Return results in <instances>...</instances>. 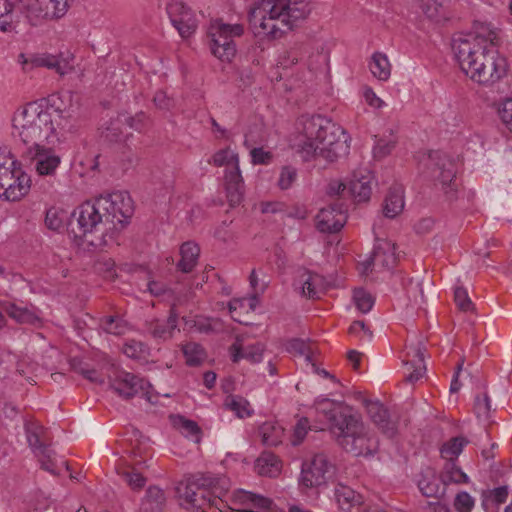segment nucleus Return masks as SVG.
Instances as JSON below:
<instances>
[{"label": "nucleus", "instance_id": "1", "mask_svg": "<svg viewBox=\"0 0 512 512\" xmlns=\"http://www.w3.org/2000/svg\"><path fill=\"white\" fill-rule=\"evenodd\" d=\"M452 50L461 70L472 81L485 86L493 85L507 74L508 64L489 41L474 34H456Z\"/></svg>", "mask_w": 512, "mask_h": 512}, {"label": "nucleus", "instance_id": "2", "mask_svg": "<svg viewBox=\"0 0 512 512\" xmlns=\"http://www.w3.org/2000/svg\"><path fill=\"white\" fill-rule=\"evenodd\" d=\"M306 140L299 152L304 161L322 158L328 163L348 155L349 136L339 125L321 115H302L299 119Z\"/></svg>", "mask_w": 512, "mask_h": 512}, {"label": "nucleus", "instance_id": "3", "mask_svg": "<svg viewBox=\"0 0 512 512\" xmlns=\"http://www.w3.org/2000/svg\"><path fill=\"white\" fill-rule=\"evenodd\" d=\"M308 13V5L304 0H264L250 12V21H259L262 32L277 39L292 30Z\"/></svg>", "mask_w": 512, "mask_h": 512}, {"label": "nucleus", "instance_id": "4", "mask_svg": "<svg viewBox=\"0 0 512 512\" xmlns=\"http://www.w3.org/2000/svg\"><path fill=\"white\" fill-rule=\"evenodd\" d=\"M12 134L24 148L38 144H51L54 132L51 108L42 102H29L19 107L12 116Z\"/></svg>", "mask_w": 512, "mask_h": 512}, {"label": "nucleus", "instance_id": "5", "mask_svg": "<svg viewBox=\"0 0 512 512\" xmlns=\"http://www.w3.org/2000/svg\"><path fill=\"white\" fill-rule=\"evenodd\" d=\"M72 220L69 223L70 232L76 239H80L93 248H100L108 244L109 239H113L111 231L108 229L109 221L98 209L96 199L86 201L74 211Z\"/></svg>", "mask_w": 512, "mask_h": 512}, {"label": "nucleus", "instance_id": "6", "mask_svg": "<svg viewBox=\"0 0 512 512\" xmlns=\"http://www.w3.org/2000/svg\"><path fill=\"white\" fill-rule=\"evenodd\" d=\"M341 434H334L337 443L347 452L360 455H372L378 449V439L369 433L360 418L353 414L342 426Z\"/></svg>", "mask_w": 512, "mask_h": 512}, {"label": "nucleus", "instance_id": "7", "mask_svg": "<svg viewBox=\"0 0 512 512\" xmlns=\"http://www.w3.org/2000/svg\"><path fill=\"white\" fill-rule=\"evenodd\" d=\"M98 209L109 221L111 236L123 230L134 212L133 200L126 191H115L95 198Z\"/></svg>", "mask_w": 512, "mask_h": 512}, {"label": "nucleus", "instance_id": "8", "mask_svg": "<svg viewBox=\"0 0 512 512\" xmlns=\"http://www.w3.org/2000/svg\"><path fill=\"white\" fill-rule=\"evenodd\" d=\"M213 484L210 477L193 476L186 482H182L177 487V492L180 499L183 501L182 505L186 509H197L206 512L209 507H215L220 510L222 500L214 497L209 490Z\"/></svg>", "mask_w": 512, "mask_h": 512}, {"label": "nucleus", "instance_id": "9", "mask_svg": "<svg viewBox=\"0 0 512 512\" xmlns=\"http://www.w3.org/2000/svg\"><path fill=\"white\" fill-rule=\"evenodd\" d=\"M420 165L424 167V173L441 185L442 190L449 199L455 198L457 184L455 181L456 169L453 161L440 151H431L423 155Z\"/></svg>", "mask_w": 512, "mask_h": 512}, {"label": "nucleus", "instance_id": "10", "mask_svg": "<svg viewBox=\"0 0 512 512\" xmlns=\"http://www.w3.org/2000/svg\"><path fill=\"white\" fill-rule=\"evenodd\" d=\"M244 29L240 24H225L221 20H214L208 28L210 49L212 54L221 61L230 62L236 54L234 37L243 34Z\"/></svg>", "mask_w": 512, "mask_h": 512}, {"label": "nucleus", "instance_id": "11", "mask_svg": "<svg viewBox=\"0 0 512 512\" xmlns=\"http://www.w3.org/2000/svg\"><path fill=\"white\" fill-rule=\"evenodd\" d=\"M110 387L124 399L128 400L141 394L148 402L153 403L150 383L133 373L124 370L116 371L110 378Z\"/></svg>", "mask_w": 512, "mask_h": 512}, {"label": "nucleus", "instance_id": "12", "mask_svg": "<svg viewBox=\"0 0 512 512\" xmlns=\"http://www.w3.org/2000/svg\"><path fill=\"white\" fill-rule=\"evenodd\" d=\"M47 143L23 148L21 159L26 163L34 164L39 175H53L61 163V158L55 151L46 146Z\"/></svg>", "mask_w": 512, "mask_h": 512}, {"label": "nucleus", "instance_id": "13", "mask_svg": "<svg viewBox=\"0 0 512 512\" xmlns=\"http://www.w3.org/2000/svg\"><path fill=\"white\" fill-rule=\"evenodd\" d=\"M333 473V466L324 454H316L302 464L300 484L314 488L326 484Z\"/></svg>", "mask_w": 512, "mask_h": 512}, {"label": "nucleus", "instance_id": "14", "mask_svg": "<svg viewBox=\"0 0 512 512\" xmlns=\"http://www.w3.org/2000/svg\"><path fill=\"white\" fill-rule=\"evenodd\" d=\"M167 13L172 25L182 38H189L197 29V20L193 11L180 0H171L167 5Z\"/></svg>", "mask_w": 512, "mask_h": 512}, {"label": "nucleus", "instance_id": "15", "mask_svg": "<svg viewBox=\"0 0 512 512\" xmlns=\"http://www.w3.org/2000/svg\"><path fill=\"white\" fill-rule=\"evenodd\" d=\"M316 409L328 420L329 429L333 435L341 434L343 432L342 426L354 414L349 406L328 398L317 400Z\"/></svg>", "mask_w": 512, "mask_h": 512}, {"label": "nucleus", "instance_id": "16", "mask_svg": "<svg viewBox=\"0 0 512 512\" xmlns=\"http://www.w3.org/2000/svg\"><path fill=\"white\" fill-rule=\"evenodd\" d=\"M317 228L322 233L339 232L347 221V207L344 202L337 200L322 208L317 216Z\"/></svg>", "mask_w": 512, "mask_h": 512}, {"label": "nucleus", "instance_id": "17", "mask_svg": "<svg viewBox=\"0 0 512 512\" xmlns=\"http://www.w3.org/2000/svg\"><path fill=\"white\" fill-rule=\"evenodd\" d=\"M52 127L54 129L51 144L65 138L67 134L75 133L79 127L76 109L73 105L61 108L52 105Z\"/></svg>", "mask_w": 512, "mask_h": 512}, {"label": "nucleus", "instance_id": "18", "mask_svg": "<svg viewBox=\"0 0 512 512\" xmlns=\"http://www.w3.org/2000/svg\"><path fill=\"white\" fill-rule=\"evenodd\" d=\"M396 262L395 244L388 240H378L370 258L362 264L363 272L366 273L371 266L391 269L395 267Z\"/></svg>", "mask_w": 512, "mask_h": 512}, {"label": "nucleus", "instance_id": "19", "mask_svg": "<svg viewBox=\"0 0 512 512\" xmlns=\"http://www.w3.org/2000/svg\"><path fill=\"white\" fill-rule=\"evenodd\" d=\"M181 304L180 298H177L170 307L169 316L166 322L153 320L147 324V332L156 340L166 341L173 337V332L177 329L179 313L177 305Z\"/></svg>", "mask_w": 512, "mask_h": 512}, {"label": "nucleus", "instance_id": "20", "mask_svg": "<svg viewBox=\"0 0 512 512\" xmlns=\"http://www.w3.org/2000/svg\"><path fill=\"white\" fill-rule=\"evenodd\" d=\"M366 410L379 430L389 438L397 434L396 422L392 421L389 417L388 410L379 401H365Z\"/></svg>", "mask_w": 512, "mask_h": 512}, {"label": "nucleus", "instance_id": "21", "mask_svg": "<svg viewBox=\"0 0 512 512\" xmlns=\"http://www.w3.org/2000/svg\"><path fill=\"white\" fill-rule=\"evenodd\" d=\"M299 283L302 289V295L310 299H318L323 295L328 287L326 279L309 270H303L299 276Z\"/></svg>", "mask_w": 512, "mask_h": 512}, {"label": "nucleus", "instance_id": "22", "mask_svg": "<svg viewBox=\"0 0 512 512\" xmlns=\"http://www.w3.org/2000/svg\"><path fill=\"white\" fill-rule=\"evenodd\" d=\"M334 498L340 509L346 512H364L361 506L363 496L349 486L338 484L334 490Z\"/></svg>", "mask_w": 512, "mask_h": 512}, {"label": "nucleus", "instance_id": "23", "mask_svg": "<svg viewBox=\"0 0 512 512\" xmlns=\"http://www.w3.org/2000/svg\"><path fill=\"white\" fill-rule=\"evenodd\" d=\"M20 163L5 148H0V197L2 192L11 186L13 177L17 175Z\"/></svg>", "mask_w": 512, "mask_h": 512}, {"label": "nucleus", "instance_id": "24", "mask_svg": "<svg viewBox=\"0 0 512 512\" xmlns=\"http://www.w3.org/2000/svg\"><path fill=\"white\" fill-rule=\"evenodd\" d=\"M230 352L231 360L234 363L239 362L240 359H246L252 364H256L262 361L264 345L256 343L244 348L241 339L237 337L236 341L230 347Z\"/></svg>", "mask_w": 512, "mask_h": 512}, {"label": "nucleus", "instance_id": "25", "mask_svg": "<svg viewBox=\"0 0 512 512\" xmlns=\"http://www.w3.org/2000/svg\"><path fill=\"white\" fill-rule=\"evenodd\" d=\"M373 176L370 172L363 174L362 172L354 173L349 182V191L354 199L358 202H365L370 199L372 193Z\"/></svg>", "mask_w": 512, "mask_h": 512}, {"label": "nucleus", "instance_id": "26", "mask_svg": "<svg viewBox=\"0 0 512 512\" xmlns=\"http://www.w3.org/2000/svg\"><path fill=\"white\" fill-rule=\"evenodd\" d=\"M11 182L7 191L2 192V198L7 201H18L30 190L31 178L21 168H18L17 175L13 177Z\"/></svg>", "mask_w": 512, "mask_h": 512}, {"label": "nucleus", "instance_id": "27", "mask_svg": "<svg viewBox=\"0 0 512 512\" xmlns=\"http://www.w3.org/2000/svg\"><path fill=\"white\" fill-rule=\"evenodd\" d=\"M225 180L228 201L231 206H236L243 198V179L239 165L226 173Z\"/></svg>", "mask_w": 512, "mask_h": 512}, {"label": "nucleus", "instance_id": "28", "mask_svg": "<svg viewBox=\"0 0 512 512\" xmlns=\"http://www.w3.org/2000/svg\"><path fill=\"white\" fill-rule=\"evenodd\" d=\"M404 209V191L401 186L391 187L384 199L383 214L393 219Z\"/></svg>", "mask_w": 512, "mask_h": 512}, {"label": "nucleus", "instance_id": "29", "mask_svg": "<svg viewBox=\"0 0 512 512\" xmlns=\"http://www.w3.org/2000/svg\"><path fill=\"white\" fill-rule=\"evenodd\" d=\"M166 503L164 491L156 486L147 489L140 512H163Z\"/></svg>", "mask_w": 512, "mask_h": 512}, {"label": "nucleus", "instance_id": "30", "mask_svg": "<svg viewBox=\"0 0 512 512\" xmlns=\"http://www.w3.org/2000/svg\"><path fill=\"white\" fill-rule=\"evenodd\" d=\"M440 483V477L438 478L435 471L428 467L421 474V479L418 481V487L424 496L437 497L444 494V489L441 488Z\"/></svg>", "mask_w": 512, "mask_h": 512}, {"label": "nucleus", "instance_id": "31", "mask_svg": "<svg viewBox=\"0 0 512 512\" xmlns=\"http://www.w3.org/2000/svg\"><path fill=\"white\" fill-rule=\"evenodd\" d=\"M200 254L199 246L191 241L185 242L180 248L181 259L177 268L183 273H189L195 267Z\"/></svg>", "mask_w": 512, "mask_h": 512}, {"label": "nucleus", "instance_id": "32", "mask_svg": "<svg viewBox=\"0 0 512 512\" xmlns=\"http://www.w3.org/2000/svg\"><path fill=\"white\" fill-rule=\"evenodd\" d=\"M255 468L262 476L275 477L280 473L281 465L275 454L265 451L257 458Z\"/></svg>", "mask_w": 512, "mask_h": 512}, {"label": "nucleus", "instance_id": "33", "mask_svg": "<svg viewBox=\"0 0 512 512\" xmlns=\"http://www.w3.org/2000/svg\"><path fill=\"white\" fill-rule=\"evenodd\" d=\"M440 481L444 486L449 484L468 483V476L456 465V461H446L440 473Z\"/></svg>", "mask_w": 512, "mask_h": 512}, {"label": "nucleus", "instance_id": "34", "mask_svg": "<svg viewBox=\"0 0 512 512\" xmlns=\"http://www.w3.org/2000/svg\"><path fill=\"white\" fill-rule=\"evenodd\" d=\"M34 63L39 67L54 69L60 75H65L72 70V64L68 58L55 55H43L37 57Z\"/></svg>", "mask_w": 512, "mask_h": 512}, {"label": "nucleus", "instance_id": "35", "mask_svg": "<svg viewBox=\"0 0 512 512\" xmlns=\"http://www.w3.org/2000/svg\"><path fill=\"white\" fill-rule=\"evenodd\" d=\"M172 423L185 437H191L195 443H200L202 431L199 425L181 415L172 416Z\"/></svg>", "mask_w": 512, "mask_h": 512}, {"label": "nucleus", "instance_id": "36", "mask_svg": "<svg viewBox=\"0 0 512 512\" xmlns=\"http://www.w3.org/2000/svg\"><path fill=\"white\" fill-rule=\"evenodd\" d=\"M369 69L373 76L381 81L388 80L391 74L389 60L385 54L380 52H376L372 55Z\"/></svg>", "mask_w": 512, "mask_h": 512}, {"label": "nucleus", "instance_id": "37", "mask_svg": "<svg viewBox=\"0 0 512 512\" xmlns=\"http://www.w3.org/2000/svg\"><path fill=\"white\" fill-rule=\"evenodd\" d=\"M262 443L266 446H276L282 442L283 429L272 422H265L259 428Z\"/></svg>", "mask_w": 512, "mask_h": 512}, {"label": "nucleus", "instance_id": "38", "mask_svg": "<svg viewBox=\"0 0 512 512\" xmlns=\"http://www.w3.org/2000/svg\"><path fill=\"white\" fill-rule=\"evenodd\" d=\"M467 443L468 440L462 436L454 437L442 445L441 456L446 461H456Z\"/></svg>", "mask_w": 512, "mask_h": 512}, {"label": "nucleus", "instance_id": "39", "mask_svg": "<svg viewBox=\"0 0 512 512\" xmlns=\"http://www.w3.org/2000/svg\"><path fill=\"white\" fill-rule=\"evenodd\" d=\"M224 405L227 409L233 411L239 418L249 417L253 413L250 403L242 396H228Z\"/></svg>", "mask_w": 512, "mask_h": 512}, {"label": "nucleus", "instance_id": "40", "mask_svg": "<svg viewBox=\"0 0 512 512\" xmlns=\"http://www.w3.org/2000/svg\"><path fill=\"white\" fill-rule=\"evenodd\" d=\"M508 497V487L500 486L494 489L484 490L482 492V506L488 509L489 505H499L506 502Z\"/></svg>", "mask_w": 512, "mask_h": 512}, {"label": "nucleus", "instance_id": "41", "mask_svg": "<svg viewBox=\"0 0 512 512\" xmlns=\"http://www.w3.org/2000/svg\"><path fill=\"white\" fill-rule=\"evenodd\" d=\"M186 363L189 366H197L205 359V351L203 347L195 342H189L182 347Z\"/></svg>", "mask_w": 512, "mask_h": 512}, {"label": "nucleus", "instance_id": "42", "mask_svg": "<svg viewBox=\"0 0 512 512\" xmlns=\"http://www.w3.org/2000/svg\"><path fill=\"white\" fill-rule=\"evenodd\" d=\"M46 16L62 17L68 9V0H37Z\"/></svg>", "mask_w": 512, "mask_h": 512}, {"label": "nucleus", "instance_id": "43", "mask_svg": "<svg viewBox=\"0 0 512 512\" xmlns=\"http://www.w3.org/2000/svg\"><path fill=\"white\" fill-rule=\"evenodd\" d=\"M123 124L121 116L109 122V124L102 130L101 138L107 143H120L122 140L121 126Z\"/></svg>", "mask_w": 512, "mask_h": 512}, {"label": "nucleus", "instance_id": "44", "mask_svg": "<svg viewBox=\"0 0 512 512\" xmlns=\"http://www.w3.org/2000/svg\"><path fill=\"white\" fill-rule=\"evenodd\" d=\"M353 302L356 308L363 314L368 313L374 303V297L363 288H355L353 291Z\"/></svg>", "mask_w": 512, "mask_h": 512}, {"label": "nucleus", "instance_id": "45", "mask_svg": "<svg viewBox=\"0 0 512 512\" xmlns=\"http://www.w3.org/2000/svg\"><path fill=\"white\" fill-rule=\"evenodd\" d=\"M6 312L11 318L15 319L19 323L33 324L39 320L33 312L27 308L18 307L15 304H9L6 307Z\"/></svg>", "mask_w": 512, "mask_h": 512}, {"label": "nucleus", "instance_id": "46", "mask_svg": "<svg viewBox=\"0 0 512 512\" xmlns=\"http://www.w3.org/2000/svg\"><path fill=\"white\" fill-rule=\"evenodd\" d=\"M43 434L44 428L42 426H35L33 429H28L27 431L28 443L38 454H45L48 449L42 440Z\"/></svg>", "mask_w": 512, "mask_h": 512}, {"label": "nucleus", "instance_id": "47", "mask_svg": "<svg viewBox=\"0 0 512 512\" xmlns=\"http://www.w3.org/2000/svg\"><path fill=\"white\" fill-rule=\"evenodd\" d=\"M100 325L105 332L113 335H122L126 330L125 322L118 316H105Z\"/></svg>", "mask_w": 512, "mask_h": 512}, {"label": "nucleus", "instance_id": "48", "mask_svg": "<svg viewBox=\"0 0 512 512\" xmlns=\"http://www.w3.org/2000/svg\"><path fill=\"white\" fill-rule=\"evenodd\" d=\"M424 285L426 286V288L433 287V283L429 279H426L425 282L424 281L416 282L415 284L413 283L412 280H410V282H409V287L407 288V292H408L410 299L413 300L416 305H421V304L425 303Z\"/></svg>", "mask_w": 512, "mask_h": 512}, {"label": "nucleus", "instance_id": "49", "mask_svg": "<svg viewBox=\"0 0 512 512\" xmlns=\"http://www.w3.org/2000/svg\"><path fill=\"white\" fill-rule=\"evenodd\" d=\"M209 163L216 167L232 164L233 168L238 165V156L228 148L217 151L209 160Z\"/></svg>", "mask_w": 512, "mask_h": 512}, {"label": "nucleus", "instance_id": "50", "mask_svg": "<svg viewBox=\"0 0 512 512\" xmlns=\"http://www.w3.org/2000/svg\"><path fill=\"white\" fill-rule=\"evenodd\" d=\"M120 476L134 490H139L146 484V478L135 467L121 472Z\"/></svg>", "mask_w": 512, "mask_h": 512}, {"label": "nucleus", "instance_id": "51", "mask_svg": "<svg viewBox=\"0 0 512 512\" xmlns=\"http://www.w3.org/2000/svg\"><path fill=\"white\" fill-rule=\"evenodd\" d=\"M288 351L305 356L308 362H312L313 348L311 343L301 339H292L288 344Z\"/></svg>", "mask_w": 512, "mask_h": 512}, {"label": "nucleus", "instance_id": "52", "mask_svg": "<svg viewBox=\"0 0 512 512\" xmlns=\"http://www.w3.org/2000/svg\"><path fill=\"white\" fill-rule=\"evenodd\" d=\"M454 300L458 308L463 312L475 310V305L471 301L468 292L464 287H457L455 289Z\"/></svg>", "mask_w": 512, "mask_h": 512}, {"label": "nucleus", "instance_id": "53", "mask_svg": "<svg viewBox=\"0 0 512 512\" xmlns=\"http://www.w3.org/2000/svg\"><path fill=\"white\" fill-rule=\"evenodd\" d=\"M220 321L218 319L196 317L193 326L200 333H211L219 330Z\"/></svg>", "mask_w": 512, "mask_h": 512}, {"label": "nucleus", "instance_id": "54", "mask_svg": "<svg viewBox=\"0 0 512 512\" xmlns=\"http://www.w3.org/2000/svg\"><path fill=\"white\" fill-rule=\"evenodd\" d=\"M474 411L477 417L488 419L491 413V401L487 393L475 397Z\"/></svg>", "mask_w": 512, "mask_h": 512}, {"label": "nucleus", "instance_id": "55", "mask_svg": "<svg viewBox=\"0 0 512 512\" xmlns=\"http://www.w3.org/2000/svg\"><path fill=\"white\" fill-rule=\"evenodd\" d=\"M475 504L473 497L465 492H459L454 499V507L457 512H471Z\"/></svg>", "mask_w": 512, "mask_h": 512}, {"label": "nucleus", "instance_id": "56", "mask_svg": "<svg viewBox=\"0 0 512 512\" xmlns=\"http://www.w3.org/2000/svg\"><path fill=\"white\" fill-rule=\"evenodd\" d=\"M297 178V170L291 166H284L281 169L278 179V186L282 190H286L292 186Z\"/></svg>", "mask_w": 512, "mask_h": 512}, {"label": "nucleus", "instance_id": "57", "mask_svg": "<svg viewBox=\"0 0 512 512\" xmlns=\"http://www.w3.org/2000/svg\"><path fill=\"white\" fill-rule=\"evenodd\" d=\"M467 34H474L485 38L489 41V48H494L496 45L497 35L487 24L477 23L474 25V31L468 32Z\"/></svg>", "mask_w": 512, "mask_h": 512}, {"label": "nucleus", "instance_id": "58", "mask_svg": "<svg viewBox=\"0 0 512 512\" xmlns=\"http://www.w3.org/2000/svg\"><path fill=\"white\" fill-rule=\"evenodd\" d=\"M422 12L429 18L436 20L442 9L436 0H416Z\"/></svg>", "mask_w": 512, "mask_h": 512}, {"label": "nucleus", "instance_id": "59", "mask_svg": "<svg viewBox=\"0 0 512 512\" xmlns=\"http://www.w3.org/2000/svg\"><path fill=\"white\" fill-rule=\"evenodd\" d=\"M123 123L127 124L131 129L141 131L145 127L147 116L143 112L137 113L135 116L120 115Z\"/></svg>", "mask_w": 512, "mask_h": 512}, {"label": "nucleus", "instance_id": "60", "mask_svg": "<svg viewBox=\"0 0 512 512\" xmlns=\"http://www.w3.org/2000/svg\"><path fill=\"white\" fill-rule=\"evenodd\" d=\"M499 116L512 133V98L506 99L498 109Z\"/></svg>", "mask_w": 512, "mask_h": 512}, {"label": "nucleus", "instance_id": "61", "mask_svg": "<svg viewBox=\"0 0 512 512\" xmlns=\"http://www.w3.org/2000/svg\"><path fill=\"white\" fill-rule=\"evenodd\" d=\"M405 364L409 366V369H412V371L409 372L405 377V380L407 382L415 383L423 377V375L426 371L425 364H416V363L414 364V363H410V362H406Z\"/></svg>", "mask_w": 512, "mask_h": 512}, {"label": "nucleus", "instance_id": "62", "mask_svg": "<svg viewBox=\"0 0 512 512\" xmlns=\"http://www.w3.org/2000/svg\"><path fill=\"white\" fill-rule=\"evenodd\" d=\"M45 224L49 229L57 231L63 227V218L58 215L55 209H49L46 212Z\"/></svg>", "mask_w": 512, "mask_h": 512}, {"label": "nucleus", "instance_id": "63", "mask_svg": "<svg viewBox=\"0 0 512 512\" xmlns=\"http://www.w3.org/2000/svg\"><path fill=\"white\" fill-rule=\"evenodd\" d=\"M395 147L394 141H386L380 139L377 144L374 146L373 153L375 157L382 158L387 156L392 149Z\"/></svg>", "mask_w": 512, "mask_h": 512}, {"label": "nucleus", "instance_id": "64", "mask_svg": "<svg viewBox=\"0 0 512 512\" xmlns=\"http://www.w3.org/2000/svg\"><path fill=\"white\" fill-rule=\"evenodd\" d=\"M247 499L251 501L255 507L265 510L271 509L273 505V501L271 499L252 492L247 493Z\"/></svg>", "mask_w": 512, "mask_h": 512}]
</instances>
